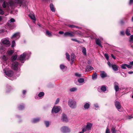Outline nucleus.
I'll return each mask as SVG.
<instances>
[{"instance_id":"obj_35","label":"nucleus","mask_w":133,"mask_h":133,"mask_svg":"<svg viewBox=\"0 0 133 133\" xmlns=\"http://www.w3.org/2000/svg\"><path fill=\"white\" fill-rule=\"evenodd\" d=\"M4 17L3 16H0V25L3 24V19Z\"/></svg>"},{"instance_id":"obj_28","label":"nucleus","mask_w":133,"mask_h":133,"mask_svg":"<svg viewBox=\"0 0 133 133\" xmlns=\"http://www.w3.org/2000/svg\"><path fill=\"white\" fill-rule=\"evenodd\" d=\"M77 88L76 87H74L73 88H72L71 89H70V91L71 92H73L75 91H77Z\"/></svg>"},{"instance_id":"obj_48","label":"nucleus","mask_w":133,"mask_h":133,"mask_svg":"<svg viewBox=\"0 0 133 133\" xmlns=\"http://www.w3.org/2000/svg\"><path fill=\"white\" fill-rule=\"evenodd\" d=\"M111 131H112V133H116V130L114 128H113L112 129Z\"/></svg>"},{"instance_id":"obj_52","label":"nucleus","mask_w":133,"mask_h":133,"mask_svg":"<svg viewBox=\"0 0 133 133\" xmlns=\"http://www.w3.org/2000/svg\"><path fill=\"white\" fill-rule=\"evenodd\" d=\"M104 55L106 58H109V56L108 54L105 53L104 54Z\"/></svg>"},{"instance_id":"obj_53","label":"nucleus","mask_w":133,"mask_h":133,"mask_svg":"<svg viewBox=\"0 0 133 133\" xmlns=\"http://www.w3.org/2000/svg\"><path fill=\"white\" fill-rule=\"evenodd\" d=\"M105 133H110V130L108 128H107Z\"/></svg>"},{"instance_id":"obj_12","label":"nucleus","mask_w":133,"mask_h":133,"mask_svg":"<svg viewBox=\"0 0 133 133\" xmlns=\"http://www.w3.org/2000/svg\"><path fill=\"white\" fill-rule=\"evenodd\" d=\"M95 42L96 44L100 46L101 48L103 47V46L101 43V41L97 38L95 39Z\"/></svg>"},{"instance_id":"obj_54","label":"nucleus","mask_w":133,"mask_h":133,"mask_svg":"<svg viewBox=\"0 0 133 133\" xmlns=\"http://www.w3.org/2000/svg\"><path fill=\"white\" fill-rule=\"evenodd\" d=\"M75 57V55L74 53H72L71 55V58H74Z\"/></svg>"},{"instance_id":"obj_3","label":"nucleus","mask_w":133,"mask_h":133,"mask_svg":"<svg viewBox=\"0 0 133 133\" xmlns=\"http://www.w3.org/2000/svg\"><path fill=\"white\" fill-rule=\"evenodd\" d=\"M15 22V19L13 18H11L8 21L6 25L10 29H13L16 26L15 25L14 23Z\"/></svg>"},{"instance_id":"obj_22","label":"nucleus","mask_w":133,"mask_h":133,"mask_svg":"<svg viewBox=\"0 0 133 133\" xmlns=\"http://www.w3.org/2000/svg\"><path fill=\"white\" fill-rule=\"evenodd\" d=\"M97 74L96 72H95L92 76V79L93 80L97 78Z\"/></svg>"},{"instance_id":"obj_8","label":"nucleus","mask_w":133,"mask_h":133,"mask_svg":"<svg viewBox=\"0 0 133 133\" xmlns=\"http://www.w3.org/2000/svg\"><path fill=\"white\" fill-rule=\"evenodd\" d=\"M61 108L59 106H56L54 107L52 110V113L55 112L56 113L58 112L61 110Z\"/></svg>"},{"instance_id":"obj_16","label":"nucleus","mask_w":133,"mask_h":133,"mask_svg":"<svg viewBox=\"0 0 133 133\" xmlns=\"http://www.w3.org/2000/svg\"><path fill=\"white\" fill-rule=\"evenodd\" d=\"M100 76L102 78H103L107 77V74L104 71H100Z\"/></svg>"},{"instance_id":"obj_9","label":"nucleus","mask_w":133,"mask_h":133,"mask_svg":"<svg viewBox=\"0 0 133 133\" xmlns=\"http://www.w3.org/2000/svg\"><path fill=\"white\" fill-rule=\"evenodd\" d=\"M20 33L19 32H17L15 33L11 37L12 39L17 40L20 37Z\"/></svg>"},{"instance_id":"obj_20","label":"nucleus","mask_w":133,"mask_h":133,"mask_svg":"<svg viewBox=\"0 0 133 133\" xmlns=\"http://www.w3.org/2000/svg\"><path fill=\"white\" fill-rule=\"evenodd\" d=\"M14 50L9 49L7 51V53L8 55L9 56H11L14 53Z\"/></svg>"},{"instance_id":"obj_36","label":"nucleus","mask_w":133,"mask_h":133,"mask_svg":"<svg viewBox=\"0 0 133 133\" xmlns=\"http://www.w3.org/2000/svg\"><path fill=\"white\" fill-rule=\"evenodd\" d=\"M121 67L122 69H126V67H127V64H123L121 65Z\"/></svg>"},{"instance_id":"obj_50","label":"nucleus","mask_w":133,"mask_h":133,"mask_svg":"<svg viewBox=\"0 0 133 133\" xmlns=\"http://www.w3.org/2000/svg\"><path fill=\"white\" fill-rule=\"evenodd\" d=\"M66 58H70V56L69 55V54L67 53L66 52Z\"/></svg>"},{"instance_id":"obj_37","label":"nucleus","mask_w":133,"mask_h":133,"mask_svg":"<svg viewBox=\"0 0 133 133\" xmlns=\"http://www.w3.org/2000/svg\"><path fill=\"white\" fill-rule=\"evenodd\" d=\"M60 67L61 69L62 70H64L66 67L63 64H61L60 65Z\"/></svg>"},{"instance_id":"obj_26","label":"nucleus","mask_w":133,"mask_h":133,"mask_svg":"<svg viewBox=\"0 0 133 133\" xmlns=\"http://www.w3.org/2000/svg\"><path fill=\"white\" fill-rule=\"evenodd\" d=\"M46 35L48 36V37H50L52 36L51 33L50 32L48 31H46Z\"/></svg>"},{"instance_id":"obj_41","label":"nucleus","mask_w":133,"mask_h":133,"mask_svg":"<svg viewBox=\"0 0 133 133\" xmlns=\"http://www.w3.org/2000/svg\"><path fill=\"white\" fill-rule=\"evenodd\" d=\"M74 59H67L69 61H70V63L71 64L73 63L74 61Z\"/></svg>"},{"instance_id":"obj_19","label":"nucleus","mask_w":133,"mask_h":133,"mask_svg":"<svg viewBox=\"0 0 133 133\" xmlns=\"http://www.w3.org/2000/svg\"><path fill=\"white\" fill-rule=\"evenodd\" d=\"M112 67L114 71H117L118 70V66L115 64H113Z\"/></svg>"},{"instance_id":"obj_59","label":"nucleus","mask_w":133,"mask_h":133,"mask_svg":"<svg viewBox=\"0 0 133 133\" xmlns=\"http://www.w3.org/2000/svg\"><path fill=\"white\" fill-rule=\"evenodd\" d=\"M132 66L131 65L127 64V67L128 68L131 69L132 68Z\"/></svg>"},{"instance_id":"obj_4","label":"nucleus","mask_w":133,"mask_h":133,"mask_svg":"<svg viewBox=\"0 0 133 133\" xmlns=\"http://www.w3.org/2000/svg\"><path fill=\"white\" fill-rule=\"evenodd\" d=\"M1 45H4L7 47H9L10 45V41L7 38L2 39L1 42Z\"/></svg>"},{"instance_id":"obj_21","label":"nucleus","mask_w":133,"mask_h":133,"mask_svg":"<svg viewBox=\"0 0 133 133\" xmlns=\"http://www.w3.org/2000/svg\"><path fill=\"white\" fill-rule=\"evenodd\" d=\"M92 125V124H91L89 123H88L86 126L87 130H89L91 129Z\"/></svg>"},{"instance_id":"obj_64","label":"nucleus","mask_w":133,"mask_h":133,"mask_svg":"<svg viewBox=\"0 0 133 133\" xmlns=\"http://www.w3.org/2000/svg\"><path fill=\"white\" fill-rule=\"evenodd\" d=\"M75 27H75V28H76L78 29H81V28L80 27H79L78 26H75Z\"/></svg>"},{"instance_id":"obj_45","label":"nucleus","mask_w":133,"mask_h":133,"mask_svg":"<svg viewBox=\"0 0 133 133\" xmlns=\"http://www.w3.org/2000/svg\"><path fill=\"white\" fill-rule=\"evenodd\" d=\"M45 123L46 127H48L49 125V122L48 121H45Z\"/></svg>"},{"instance_id":"obj_43","label":"nucleus","mask_w":133,"mask_h":133,"mask_svg":"<svg viewBox=\"0 0 133 133\" xmlns=\"http://www.w3.org/2000/svg\"><path fill=\"white\" fill-rule=\"evenodd\" d=\"M71 40H72L73 41L79 43H80V42L79 41L75 38H71Z\"/></svg>"},{"instance_id":"obj_62","label":"nucleus","mask_w":133,"mask_h":133,"mask_svg":"<svg viewBox=\"0 0 133 133\" xmlns=\"http://www.w3.org/2000/svg\"><path fill=\"white\" fill-rule=\"evenodd\" d=\"M59 34L60 35H62L64 34V32L62 31H59Z\"/></svg>"},{"instance_id":"obj_31","label":"nucleus","mask_w":133,"mask_h":133,"mask_svg":"<svg viewBox=\"0 0 133 133\" xmlns=\"http://www.w3.org/2000/svg\"><path fill=\"white\" fill-rule=\"evenodd\" d=\"M82 52L84 55H86V49L84 47L82 48Z\"/></svg>"},{"instance_id":"obj_40","label":"nucleus","mask_w":133,"mask_h":133,"mask_svg":"<svg viewBox=\"0 0 133 133\" xmlns=\"http://www.w3.org/2000/svg\"><path fill=\"white\" fill-rule=\"evenodd\" d=\"M29 17L30 18L36 21V18L35 16L34 15H29Z\"/></svg>"},{"instance_id":"obj_56","label":"nucleus","mask_w":133,"mask_h":133,"mask_svg":"<svg viewBox=\"0 0 133 133\" xmlns=\"http://www.w3.org/2000/svg\"><path fill=\"white\" fill-rule=\"evenodd\" d=\"M120 35H125L124 32L123 31H121L120 32Z\"/></svg>"},{"instance_id":"obj_57","label":"nucleus","mask_w":133,"mask_h":133,"mask_svg":"<svg viewBox=\"0 0 133 133\" xmlns=\"http://www.w3.org/2000/svg\"><path fill=\"white\" fill-rule=\"evenodd\" d=\"M133 3V0H130L129 2V4L131 5Z\"/></svg>"},{"instance_id":"obj_58","label":"nucleus","mask_w":133,"mask_h":133,"mask_svg":"<svg viewBox=\"0 0 133 133\" xmlns=\"http://www.w3.org/2000/svg\"><path fill=\"white\" fill-rule=\"evenodd\" d=\"M4 30L3 29H2L0 30V34L4 32Z\"/></svg>"},{"instance_id":"obj_63","label":"nucleus","mask_w":133,"mask_h":133,"mask_svg":"<svg viewBox=\"0 0 133 133\" xmlns=\"http://www.w3.org/2000/svg\"><path fill=\"white\" fill-rule=\"evenodd\" d=\"M26 91L25 90H24L22 92L23 94L24 95L26 93Z\"/></svg>"},{"instance_id":"obj_47","label":"nucleus","mask_w":133,"mask_h":133,"mask_svg":"<svg viewBox=\"0 0 133 133\" xmlns=\"http://www.w3.org/2000/svg\"><path fill=\"white\" fill-rule=\"evenodd\" d=\"M75 75L76 76L79 77H80L81 76V74L77 73H75Z\"/></svg>"},{"instance_id":"obj_34","label":"nucleus","mask_w":133,"mask_h":133,"mask_svg":"<svg viewBox=\"0 0 133 133\" xmlns=\"http://www.w3.org/2000/svg\"><path fill=\"white\" fill-rule=\"evenodd\" d=\"M101 89L103 92L105 91L106 90V88L105 87L103 86L101 88Z\"/></svg>"},{"instance_id":"obj_51","label":"nucleus","mask_w":133,"mask_h":133,"mask_svg":"<svg viewBox=\"0 0 133 133\" xmlns=\"http://www.w3.org/2000/svg\"><path fill=\"white\" fill-rule=\"evenodd\" d=\"M87 130V128L85 127V128H84L82 129V131L84 132L86 131Z\"/></svg>"},{"instance_id":"obj_17","label":"nucleus","mask_w":133,"mask_h":133,"mask_svg":"<svg viewBox=\"0 0 133 133\" xmlns=\"http://www.w3.org/2000/svg\"><path fill=\"white\" fill-rule=\"evenodd\" d=\"M93 68L92 66L89 65H88L87 66L85 70L87 71H89L93 70Z\"/></svg>"},{"instance_id":"obj_15","label":"nucleus","mask_w":133,"mask_h":133,"mask_svg":"<svg viewBox=\"0 0 133 133\" xmlns=\"http://www.w3.org/2000/svg\"><path fill=\"white\" fill-rule=\"evenodd\" d=\"M62 120L63 121L65 122H67L68 121L66 116L64 113L62 114Z\"/></svg>"},{"instance_id":"obj_1","label":"nucleus","mask_w":133,"mask_h":133,"mask_svg":"<svg viewBox=\"0 0 133 133\" xmlns=\"http://www.w3.org/2000/svg\"><path fill=\"white\" fill-rule=\"evenodd\" d=\"M23 3L22 0H9L8 2L4 1L2 4L4 8H6L7 12L4 14V15L6 16L9 14V12L10 10V7L11 9L15 7L19 8Z\"/></svg>"},{"instance_id":"obj_2","label":"nucleus","mask_w":133,"mask_h":133,"mask_svg":"<svg viewBox=\"0 0 133 133\" xmlns=\"http://www.w3.org/2000/svg\"><path fill=\"white\" fill-rule=\"evenodd\" d=\"M17 59H12L11 60L12 62V68L14 70H17L19 69V64L17 61H16ZM18 60L17 61L21 62L22 63H23L25 59H18Z\"/></svg>"},{"instance_id":"obj_33","label":"nucleus","mask_w":133,"mask_h":133,"mask_svg":"<svg viewBox=\"0 0 133 133\" xmlns=\"http://www.w3.org/2000/svg\"><path fill=\"white\" fill-rule=\"evenodd\" d=\"M107 64L110 67H112L113 65L112 64V62L111 61L110 62L109 61H108L107 63Z\"/></svg>"},{"instance_id":"obj_42","label":"nucleus","mask_w":133,"mask_h":133,"mask_svg":"<svg viewBox=\"0 0 133 133\" xmlns=\"http://www.w3.org/2000/svg\"><path fill=\"white\" fill-rule=\"evenodd\" d=\"M4 14V12L2 9L0 8V15H3Z\"/></svg>"},{"instance_id":"obj_44","label":"nucleus","mask_w":133,"mask_h":133,"mask_svg":"<svg viewBox=\"0 0 133 133\" xmlns=\"http://www.w3.org/2000/svg\"><path fill=\"white\" fill-rule=\"evenodd\" d=\"M24 108V105H21L19 107V110H21L23 109Z\"/></svg>"},{"instance_id":"obj_10","label":"nucleus","mask_w":133,"mask_h":133,"mask_svg":"<svg viewBox=\"0 0 133 133\" xmlns=\"http://www.w3.org/2000/svg\"><path fill=\"white\" fill-rule=\"evenodd\" d=\"M4 71L5 75L8 77H11L13 75V72L11 70L5 71L4 70Z\"/></svg>"},{"instance_id":"obj_49","label":"nucleus","mask_w":133,"mask_h":133,"mask_svg":"<svg viewBox=\"0 0 133 133\" xmlns=\"http://www.w3.org/2000/svg\"><path fill=\"white\" fill-rule=\"evenodd\" d=\"M17 54L14 55L11 58H17Z\"/></svg>"},{"instance_id":"obj_5","label":"nucleus","mask_w":133,"mask_h":133,"mask_svg":"<svg viewBox=\"0 0 133 133\" xmlns=\"http://www.w3.org/2000/svg\"><path fill=\"white\" fill-rule=\"evenodd\" d=\"M68 103L69 105L71 108H74L76 107V102L74 100L70 99Z\"/></svg>"},{"instance_id":"obj_11","label":"nucleus","mask_w":133,"mask_h":133,"mask_svg":"<svg viewBox=\"0 0 133 133\" xmlns=\"http://www.w3.org/2000/svg\"><path fill=\"white\" fill-rule=\"evenodd\" d=\"M64 36L65 37L69 36L71 37H74V35L72 34L71 32H66L64 34Z\"/></svg>"},{"instance_id":"obj_6","label":"nucleus","mask_w":133,"mask_h":133,"mask_svg":"<svg viewBox=\"0 0 133 133\" xmlns=\"http://www.w3.org/2000/svg\"><path fill=\"white\" fill-rule=\"evenodd\" d=\"M31 54V53L30 51L25 52L19 56V58H25L26 56L29 58L30 57Z\"/></svg>"},{"instance_id":"obj_18","label":"nucleus","mask_w":133,"mask_h":133,"mask_svg":"<svg viewBox=\"0 0 133 133\" xmlns=\"http://www.w3.org/2000/svg\"><path fill=\"white\" fill-rule=\"evenodd\" d=\"M3 60V68L4 66V67H5V66L6 65H9V63H7V59H2Z\"/></svg>"},{"instance_id":"obj_38","label":"nucleus","mask_w":133,"mask_h":133,"mask_svg":"<svg viewBox=\"0 0 133 133\" xmlns=\"http://www.w3.org/2000/svg\"><path fill=\"white\" fill-rule=\"evenodd\" d=\"M16 45V44L14 40H13L12 42L11 47L12 48L14 47Z\"/></svg>"},{"instance_id":"obj_61","label":"nucleus","mask_w":133,"mask_h":133,"mask_svg":"<svg viewBox=\"0 0 133 133\" xmlns=\"http://www.w3.org/2000/svg\"><path fill=\"white\" fill-rule=\"evenodd\" d=\"M94 105L95 107L96 108H98L99 107L98 106L97 104H94Z\"/></svg>"},{"instance_id":"obj_32","label":"nucleus","mask_w":133,"mask_h":133,"mask_svg":"<svg viewBox=\"0 0 133 133\" xmlns=\"http://www.w3.org/2000/svg\"><path fill=\"white\" fill-rule=\"evenodd\" d=\"M2 45H1L0 46V51L1 52V53H2L4 51V47Z\"/></svg>"},{"instance_id":"obj_29","label":"nucleus","mask_w":133,"mask_h":133,"mask_svg":"<svg viewBox=\"0 0 133 133\" xmlns=\"http://www.w3.org/2000/svg\"><path fill=\"white\" fill-rule=\"evenodd\" d=\"M125 33L126 35L128 36H130V31L128 29H127L126 30Z\"/></svg>"},{"instance_id":"obj_25","label":"nucleus","mask_w":133,"mask_h":133,"mask_svg":"<svg viewBox=\"0 0 133 133\" xmlns=\"http://www.w3.org/2000/svg\"><path fill=\"white\" fill-rule=\"evenodd\" d=\"M40 120V119L39 118H35L33 120L32 122L34 123H36L39 122Z\"/></svg>"},{"instance_id":"obj_46","label":"nucleus","mask_w":133,"mask_h":133,"mask_svg":"<svg viewBox=\"0 0 133 133\" xmlns=\"http://www.w3.org/2000/svg\"><path fill=\"white\" fill-rule=\"evenodd\" d=\"M67 26L68 27L71 28H75L76 27L75 25H73L69 24Z\"/></svg>"},{"instance_id":"obj_23","label":"nucleus","mask_w":133,"mask_h":133,"mask_svg":"<svg viewBox=\"0 0 133 133\" xmlns=\"http://www.w3.org/2000/svg\"><path fill=\"white\" fill-rule=\"evenodd\" d=\"M50 7L51 10L53 12H55V10L54 9L53 5L52 4H51L50 5Z\"/></svg>"},{"instance_id":"obj_13","label":"nucleus","mask_w":133,"mask_h":133,"mask_svg":"<svg viewBox=\"0 0 133 133\" xmlns=\"http://www.w3.org/2000/svg\"><path fill=\"white\" fill-rule=\"evenodd\" d=\"M114 89L116 92L118 91L119 89V87L118 86V84L116 82H115L114 83Z\"/></svg>"},{"instance_id":"obj_39","label":"nucleus","mask_w":133,"mask_h":133,"mask_svg":"<svg viewBox=\"0 0 133 133\" xmlns=\"http://www.w3.org/2000/svg\"><path fill=\"white\" fill-rule=\"evenodd\" d=\"M44 95V93L43 92H41L39 94L38 96L39 97H41L43 96Z\"/></svg>"},{"instance_id":"obj_60","label":"nucleus","mask_w":133,"mask_h":133,"mask_svg":"<svg viewBox=\"0 0 133 133\" xmlns=\"http://www.w3.org/2000/svg\"><path fill=\"white\" fill-rule=\"evenodd\" d=\"M120 23L122 25L123 24H124V22H123V20H121L120 22Z\"/></svg>"},{"instance_id":"obj_24","label":"nucleus","mask_w":133,"mask_h":133,"mask_svg":"<svg viewBox=\"0 0 133 133\" xmlns=\"http://www.w3.org/2000/svg\"><path fill=\"white\" fill-rule=\"evenodd\" d=\"M90 105V104L88 103H87L84 105V107L85 109H88L89 108Z\"/></svg>"},{"instance_id":"obj_55","label":"nucleus","mask_w":133,"mask_h":133,"mask_svg":"<svg viewBox=\"0 0 133 133\" xmlns=\"http://www.w3.org/2000/svg\"><path fill=\"white\" fill-rule=\"evenodd\" d=\"M59 98H57V99H56V102L55 103V104H56L58 103H59Z\"/></svg>"},{"instance_id":"obj_14","label":"nucleus","mask_w":133,"mask_h":133,"mask_svg":"<svg viewBox=\"0 0 133 133\" xmlns=\"http://www.w3.org/2000/svg\"><path fill=\"white\" fill-rule=\"evenodd\" d=\"M115 105L116 107L118 110L121 109V106L120 103L119 102L116 101L115 102Z\"/></svg>"},{"instance_id":"obj_7","label":"nucleus","mask_w":133,"mask_h":133,"mask_svg":"<svg viewBox=\"0 0 133 133\" xmlns=\"http://www.w3.org/2000/svg\"><path fill=\"white\" fill-rule=\"evenodd\" d=\"M61 131L64 133H66L70 131V129L66 126L62 127L61 129Z\"/></svg>"},{"instance_id":"obj_30","label":"nucleus","mask_w":133,"mask_h":133,"mask_svg":"<svg viewBox=\"0 0 133 133\" xmlns=\"http://www.w3.org/2000/svg\"><path fill=\"white\" fill-rule=\"evenodd\" d=\"M129 41L131 43H133V35H132L130 36Z\"/></svg>"},{"instance_id":"obj_27","label":"nucleus","mask_w":133,"mask_h":133,"mask_svg":"<svg viewBox=\"0 0 133 133\" xmlns=\"http://www.w3.org/2000/svg\"><path fill=\"white\" fill-rule=\"evenodd\" d=\"M78 82L80 83H82L84 82V80L83 78H79L78 80Z\"/></svg>"}]
</instances>
